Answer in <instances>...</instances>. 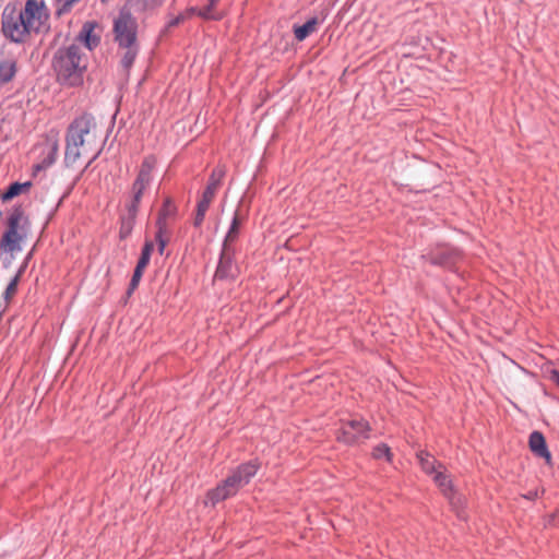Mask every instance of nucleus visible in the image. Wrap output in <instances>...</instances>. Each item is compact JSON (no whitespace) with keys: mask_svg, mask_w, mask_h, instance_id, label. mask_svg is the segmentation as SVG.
<instances>
[{"mask_svg":"<svg viewBox=\"0 0 559 559\" xmlns=\"http://www.w3.org/2000/svg\"><path fill=\"white\" fill-rule=\"evenodd\" d=\"M103 142L97 134L95 119L91 115H82L68 128L66 136L64 162L67 166H75L79 162H93L100 154Z\"/></svg>","mask_w":559,"mask_h":559,"instance_id":"obj_1","label":"nucleus"},{"mask_svg":"<svg viewBox=\"0 0 559 559\" xmlns=\"http://www.w3.org/2000/svg\"><path fill=\"white\" fill-rule=\"evenodd\" d=\"M47 20L45 5L37 0H27L24 9L5 7L2 14V32L14 43H24L36 33Z\"/></svg>","mask_w":559,"mask_h":559,"instance_id":"obj_2","label":"nucleus"},{"mask_svg":"<svg viewBox=\"0 0 559 559\" xmlns=\"http://www.w3.org/2000/svg\"><path fill=\"white\" fill-rule=\"evenodd\" d=\"M127 5L120 11L114 24L115 40L121 55V66L126 71L132 67L138 52V22Z\"/></svg>","mask_w":559,"mask_h":559,"instance_id":"obj_3","label":"nucleus"},{"mask_svg":"<svg viewBox=\"0 0 559 559\" xmlns=\"http://www.w3.org/2000/svg\"><path fill=\"white\" fill-rule=\"evenodd\" d=\"M87 62L80 46L60 48L53 56L52 68L60 83L75 86L82 83Z\"/></svg>","mask_w":559,"mask_h":559,"instance_id":"obj_4","label":"nucleus"},{"mask_svg":"<svg viewBox=\"0 0 559 559\" xmlns=\"http://www.w3.org/2000/svg\"><path fill=\"white\" fill-rule=\"evenodd\" d=\"M28 219L22 207H14L7 218V229L0 239V251L14 259L22 250V242L27 237Z\"/></svg>","mask_w":559,"mask_h":559,"instance_id":"obj_5","label":"nucleus"},{"mask_svg":"<svg viewBox=\"0 0 559 559\" xmlns=\"http://www.w3.org/2000/svg\"><path fill=\"white\" fill-rule=\"evenodd\" d=\"M176 213L177 206L175 205L171 199L167 198L164 201L163 207L160 209L156 221L157 231L155 235V239L158 243V251L160 254L164 253V250L167 243L169 242L168 222L169 219H173L176 216Z\"/></svg>","mask_w":559,"mask_h":559,"instance_id":"obj_6","label":"nucleus"},{"mask_svg":"<svg viewBox=\"0 0 559 559\" xmlns=\"http://www.w3.org/2000/svg\"><path fill=\"white\" fill-rule=\"evenodd\" d=\"M370 430L369 424L362 419H352L343 424L338 439L352 444L361 439H367Z\"/></svg>","mask_w":559,"mask_h":559,"instance_id":"obj_7","label":"nucleus"},{"mask_svg":"<svg viewBox=\"0 0 559 559\" xmlns=\"http://www.w3.org/2000/svg\"><path fill=\"white\" fill-rule=\"evenodd\" d=\"M239 488L235 485L234 479L226 478L206 495V503L215 506L216 503L235 496Z\"/></svg>","mask_w":559,"mask_h":559,"instance_id":"obj_8","label":"nucleus"},{"mask_svg":"<svg viewBox=\"0 0 559 559\" xmlns=\"http://www.w3.org/2000/svg\"><path fill=\"white\" fill-rule=\"evenodd\" d=\"M102 31L99 25L94 21L85 22L79 33L78 40L92 50L100 43Z\"/></svg>","mask_w":559,"mask_h":559,"instance_id":"obj_9","label":"nucleus"},{"mask_svg":"<svg viewBox=\"0 0 559 559\" xmlns=\"http://www.w3.org/2000/svg\"><path fill=\"white\" fill-rule=\"evenodd\" d=\"M260 463L258 461H250L239 465L228 478L234 479L235 485L240 489L249 484L251 478L258 473Z\"/></svg>","mask_w":559,"mask_h":559,"instance_id":"obj_10","label":"nucleus"},{"mask_svg":"<svg viewBox=\"0 0 559 559\" xmlns=\"http://www.w3.org/2000/svg\"><path fill=\"white\" fill-rule=\"evenodd\" d=\"M530 448L534 454L545 459L548 463L551 461V454L548 451L546 440L539 431H534L530 436Z\"/></svg>","mask_w":559,"mask_h":559,"instance_id":"obj_11","label":"nucleus"},{"mask_svg":"<svg viewBox=\"0 0 559 559\" xmlns=\"http://www.w3.org/2000/svg\"><path fill=\"white\" fill-rule=\"evenodd\" d=\"M216 193H213L211 191L204 190L201 194L200 200L197 204V213L193 221V224L195 227H200L205 218V214L214 200Z\"/></svg>","mask_w":559,"mask_h":559,"instance_id":"obj_12","label":"nucleus"},{"mask_svg":"<svg viewBox=\"0 0 559 559\" xmlns=\"http://www.w3.org/2000/svg\"><path fill=\"white\" fill-rule=\"evenodd\" d=\"M321 23L322 20H319L317 16H314L308 20L304 25H294L293 32L295 38L298 41L305 40L308 36L318 31V27Z\"/></svg>","mask_w":559,"mask_h":559,"instance_id":"obj_13","label":"nucleus"},{"mask_svg":"<svg viewBox=\"0 0 559 559\" xmlns=\"http://www.w3.org/2000/svg\"><path fill=\"white\" fill-rule=\"evenodd\" d=\"M417 459L421 466V469L432 477L438 473L442 472L444 467L429 453L420 451L417 453Z\"/></svg>","mask_w":559,"mask_h":559,"instance_id":"obj_14","label":"nucleus"},{"mask_svg":"<svg viewBox=\"0 0 559 559\" xmlns=\"http://www.w3.org/2000/svg\"><path fill=\"white\" fill-rule=\"evenodd\" d=\"M219 0H210L209 4L202 9H195V14L204 20L219 21L226 15V11L217 10Z\"/></svg>","mask_w":559,"mask_h":559,"instance_id":"obj_15","label":"nucleus"},{"mask_svg":"<svg viewBox=\"0 0 559 559\" xmlns=\"http://www.w3.org/2000/svg\"><path fill=\"white\" fill-rule=\"evenodd\" d=\"M166 0H128L127 7L136 13H144L159 8Z\"/></svg>","mask_w":559,"mask_h":559,"instance_id":"obj_16","label":"nucleus"},{"mask_svg":"<svg viewBox=\"0 0 559 559\" xmlns=\"http://www.w3.org/2000/svg\"><path fill=\"white\" fill-rule=\"evenodd\" d=\"M156 159L154 156H147L141 164L136 180L148 187L152 180V173L155 167Z\"/></svg>","mask_w":559,"mask_h":559,"instance_id":"obj_17","label":"nucleus"},{"mask_svg":"<svg viewBox=\"0 0 559 559\" xmlns=\"http://www.w3.org/2000/svg\"><path fill=\"white\" fill-rule=\"evenodd\" d=\"M225 174L226 169L224 166L215 167L210 175L209 182L204 190L217 193L218 189L222 186Z\"/></svg>","mask_w":559,"mask_h":559,"instance_id":"obj_18","label":"nucleus"},{"mask_svg":"<svg viewBox=\"0 0 559 559\" xmlns=\"http://www.w3.org/2000/svg\"><path fill=\"white\" fill-rule=\"evenodd\" d=\"M433 481L437 484V486L441 489L442 493L448 498H453V488H452V480L450 477L445 474V468L442 472H438L433 476Z\"/></svg>","mask_w":559,"mask_h":559,"instance_id":"obj_19","label":"nucleus"},{"mask_svg":"<svg viewBox=\"0 0 559 559\" xmlns=\"http://www.w3.org/2000/svg\"><path fill=\"white\" fill-rule=\"evenodd\" d=\"M147 188L144 183H141L135 179L132 186V201L128 205V211L131 215H135L143 191Z\"/></svg>","mask_w":559,"mask_h":559,"instance_id":"obj_20","label":"nucleus"},{"mask_svg":"<svg viewBox=\"0 0 559 559\" xmlns=\"http://www.w3.org/2000/svg\"><path fill=\"white\" fill-rule=\"evenodd\" d=\"M16 73V62L11 59H7L0 62V82H10Z\"/></svg>","mask_w":559,"mask_h":559,"instance_id":"obj_21","label":"nucleus"},{"mask_svg":"<svg viewBox=\"0 0 559 559\" xmlns=\"http://www.w3.org/2000/svg\"><path fill=\"white\" fill-rule=\"evenodd\" d=\"M29 188H31L29 181L24 182V183L14 182L1 195V199H2V201L7 202V201L20 195L21 193L28 191Z\"/></svg>","mask_w":559,"mask_h":559,"instance_id":"obj_22","label":"nucleus"},{"mask_svg":"<svg viewBox=\"0 0 559 559\" xmlns=\"http://www.w3.org/2000/svg\"><path fill=\"white\" fill-rule=\"evenodd\" d=\"M57 153L58 143L55 141L51 143L47 156L43 159V162L34 166V171L37 173L51 166L56 160Z\"/></svg>","mask_w":559,"mask_h":559,"instance_id":"obj_23","label":"nucleus"},{"mask_svg":"<svg viewBox=\"0 0 559 559\" xmlns=\"http://www.w3.org/2000/svg\"><path fill=\"white\" fill-rule=\"evenodd\" d=\"M231 266L230 259L228 257V250L223 249L222 258L218 263L215 277L217 278H225L229 275V269Z\"/></svg>","mask_w":559,"mask_h":559,"instance_id":"obj_24","label":"nucleus"},{"mask_svg":"<svg viewBox=\"0 0 559 559\" xmlns=\"http://www.w3.org/2000/svg\"><path fill=\"white\" fill-rule=\"evenodd\" d=\"M153 250H154L153 241H151V240L145 241L144 247L142 249L141 257H140L135 267L144 271L150 263L151 254H152Z\"/></svg>","mask_w":559,"mask_h":559,"instance_id":"obj_25","label":"nucleus"},{"mask_svg":"<svg viewBox=\"0 0 559 559\" xmlns=\"http://www.w3.org/2000/svg\"><path fill=\"white\" fill-rule=\"evenodd\" d=\"M239 226H240V218L239 215L236 213L231 223V226L226 235L225 241H224V248L225 250H229V245L237 238L239 233Z\"/></svg>","mask_w":559,"mask_h":559,"instance_id":"obj_26","label":"nucleus"},{"mask_svg":"<svg viewBox=\"0 0 559 559\" xmlns=\"http://www.w3.org/2000/svg\"><path fill=\"white\" fill-rule=\"evenodd\" d=\"M22 272H23V270H20L19 273L12 278V281L7 286V288L4 290V294H3V297H4L7 302H10V300L16 294L17 285H19Z\"/></svg>","mask_w":559,"mask_h":559,"instance_id":"obj_27","label":"nucleus"},{"mask_svg":"<svg viewBox=\"0 0 559 559\" xmlns=\"http://www.w3.org/2000/svg\"><path fill=\"white\" fill-rule=\"evenodd\" d=\"M372 456L377 460L385 459L388 462L392 460L391 450L385 443H381L374 447Z\"/></svg>","mask_w":559,"mask_h":559,"instance_id":"obj_28","label":"nucleus"},{"mask_svg":"<svg viewBox=\"0 0 559 559\" xmlns=\"http://www.w3.org/2000/svg\"><path fill=\"white\" fill-rule=\"evenodd\" d=\"M193 14H195V8H190L186 12L177 15L173 20L168 22V27H175L186 21L187 19H190Z\"/></svg>","mask_w":559,"mask_h":559,"instance_id":"obj_29","label":"nucleus"},{"mask_svg":"<svg viewBox=\"0 0 559 559\" xmlns=\"http://www.w3.org/2000/svg\"><path fill=\"white\" fill-rule=\"evenodd\" d=\"M143 272H144L143 270L135 267L133 276L130 282V292L134 290L138 287L141 278H142Z\"/></svg>","mask_w":559,"mask_h":559,"instance_id":"obj_30","label":"nucleus"},{"mask_svg":"<svg viewBox=\"0 0 559 559\" xmlns=\"http://www.w3.org/2000/svg\"><path fill=\"white\" fill-rule=\"evenodd\" d=\"M80 0H64V2L62 3V7L60 8L59 10V13H66V12H69L72 7L78 3Z\"/></svg>","mask_w":559,"mask_h":559,"instance_id":"obj_31","label":"nucleus"},{"mask_svg":"<svg viewBox=\"0 0 559 559\" xmlns=\"http://www.w3.org/2000/svg\"><path fill=\"white\" fill-rule=\"evenodd\" d=\"M550 380L554 381L557 385H559V370H551Z\"/></svg>","mask_w":559,"mask_h":559,"instance_id":"obj_32","label":"nucleus"},{"mask_svg":"<svg viewBox=\"0 0 559 559\" xmlns=\"http://www.w3.org/2000/svg\"><path fill=\"white\" fill-rule=\"evenodd\" d=\"M100 1H102L103 3H106V2H108L109 0H100Z\"/></svg>","mask_w":559,"mask_h":559,"instance_id":"obj_33","label":"nucleus"}]
</instances>
